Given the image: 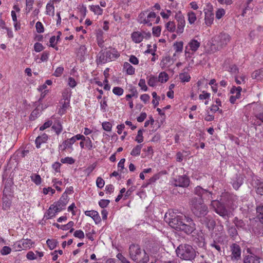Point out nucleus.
I'll return each mask as SVG.
<instances>
[{"label": "nucleus", "mask_w": 263, "mask_h": 263, "mask_svg": "<svg viewBox=\"0 0 263 263\" xmlns=\"http://www.w3.org/2000/svg\"><path fill=\"white\" fill-rule=\"evenodd\" d=\"M33 3L34 0H26V11L27 13H29L31 10Z\"/></svg>", "instance_id": "obj_50"}, {"label": "nucleus", "mask_w": 263, "mask_h": 263, "mask_svg": "<svg viewBox=\"0 0 263 263\" xmlns=\"http://www.w3.org/2000/svg\"><path fill=\"white\" fill-rule=\"evenodd\" d=\"M229 71L232 74H236L239 72V69L235 65H232L229 67Z\"/></svg>", "instance_id": "obj_60"}, {"label": "nucleus", "mask_w": 263, "mask_h": 263, "mask_svg": "<svg viewBox=\"0 0 263 263\" xmlns=\"http://www.w3.org/2000/svg\"><path fill=\"white\" fill-rule=\"evenodd\" d=\"M174 48L176 52H181L183 49V43L182 42H176L174 45Z\"/></svg>", "instance_id": "obj_54"}, {"label": "nucleus", "mask_w": 263, "mask_h": 263, "mask_svg": "<svg viewBox=\"0 0 263 263\" xmlns=\"http://www.w3.org/2000/svg\"><path fill=\"white\" fill-rule=\"evenodd\" d=\"M73 236L75 237L83 239L84 238L85 235L84 232L82 230H77L73 233Z\"/></svg>", "instance_id": "obj_59"}, {"label": "nucleus", "mask_w": 263, "mask_h": 263, "mask_svg": "<svg viewBox=\"0 0 263 263\" xmlns=\"http://www.w3.org/2000/svg\"><path fill=\"white\" fill-rule=\"evenodd\" d=\"M193 193L199 197V199H202V201L204 199L211 200L213 199L212 197L213 193L207 190L203 189L200 186H197L195 187Z\"/></svg>", "instance_id": "obj_8"}, {"label": "nucleus", "mask_w": 263, "mask_h": 263, "mask_svg": "<svg viewBox=\"0 0 263 263\" xmlns=\"http://www.w3.org/2000/svg\"><path fill=\"white\" fill-rule=\"evenodd\" d=\"M204 14L205 23L206 25L210 26L213 23L214 20V14L212 12V8H210L209 9L204 10Z\"/></svg>", "instance_id": "obj_16"}, {"label": "nucleus", "mask_w": 263, "mask_h": 263, "mask_svg": "<svg viewBox=\"0 0 263 263\" xmlns=\"http://www.w3.org/2000/svg\"><path fill=\"white\" fill-rule=\"evenodd\" d=\"M119 57V54L115 49H110V50L101 51L99 53V61L101 63H105L107 61H111L116 59Z\"/></svg>", "instance_id": "obj_6"}, {"label": "nucleus", "mask_w": 263, "mask_h": 263, "mask_svg": "<svg viewBox=\"0 0 263 263\" xmlns=\"http://www.w3.org/2000/svg\"><path fill=\"white\" fill-rule=\"evenodd\" d=\"M187 16H188V21H189V23L191 24L194 23L197 19L195 13L193 11H191V12H188Z\"/></svg>", "instance_id": "obj_46"}, {"label": "nucleus", "mask_w": 263, "mask_h": 263, "mask_svg": "<svg viewBox=\"0 0 263 263\" xmlns=\"http://www.w3.org/2000/svg\"><path fill=\"white\" fill-rule=\"evenodd\" d=\"M31 180L35 183L36 185H39L41 183V177L38 174H33L31 176Z\"/></svg>", "instance_id": "obj_44"}, {"label": "nucleus", "mask_w": 263, "mask_h": 263, "mask_svg": "<svg viewBox=\"0 0 263 263\" xmlns=\"http://www.w3.org/2000/svg\"><path fill=\"white\" fill-rule=\"evenodd\" d=\"M130 258L138 263H146L149 260V256L145 250L138 245H131L129 247Z\"/></svg>", "instance_id": "obj_3"}, {"label": "nucleus", "mask_w": 263, "mask_h": 263, "mask_svg": "<svg viewBox=\"0 0 263 263\" xmlns=\"http://www.w3.org/2000/svg\"><path fill=\"white\" fill-rule=\"evenodd\" d=\"M143 130L140 129L138 132L137 136L136 138V141L140 143L143 141V137L142 136Z\"/></svg>", "instance_id": "obj_56"}, {"label": "nucleus", "mask_w": 263, "mask_h": 263, "mask_svg": "<svg viewBox=\"0 0 263 263\" xmlns=\"http://www.w3.org/2000/svg\"><path fill=\"white\" fill-rule=\"evenodd\" d=\"M85 214L86 216L91 217L96 224L99 223L101 221L100 216L96 211H87L85 212Z\"/></svg>", "instance_id": "obj_17"}, {"label": "nucleus", "mask_w": 263, "mask_h": 263, "mask_svg": "<svg viewBox=\"0 0 263 263\" xmlns=\"http://www.w3.org/2000/svg\"><path fill=\"white\" fill-rule=\"evenodd\" d=\"M52 128L55 131L57 135H59L63 130L62 125L59 121L55 122L52 125Z\"/></svg>", "instance_id": "obj_35"}, {"label": "nucleus", "mask_w": 263, "mask_h": 263, "mask_svg": "<svg viewBox=\"0 0 263 263\" xmlns=\"http://www.w3.org/2000/svg\"><path fill=\"white\" fill-rule=\"evenodd\" d=\"M230 40V36L227 33H221L214 39L215 43H213V46H217L215 48L216 50H218L221 49L224 46H226Z\"/></svg>", "instance_id": "obj_7"}, {"label": "nucleus", "mask_w": 263, "mask_h": 263, "mask_svg": "<svg viewBox=\"0 0 263 263\" xmlns=\"http://www.w3.org/2000/svg\"><path fill=\"white\" fill-rule=\"evenodd\" d=\"M46 14L48 15H54V7L52 4H51L50 3H48L47 4Z\"/></svg>", "instance_id": "obj_39"}, {"label": "nucleus", "mask_w": 263, "mask_h": 263, "mask_svg": "<svg viewBox=\"0 0 263 263\" xmlns=\"http://www.w3.org/2000/svg\"><path fill=\"white\" fill-rule=\"evenodd\" d=\"M256 218L263 224V204L260 203L256 208Z\"/></svg>", "instance_id": "obj_23"}, {"label": "nucleus", "mask_w": 263, "mask_h": 263, "mask_svg": "<svg viewBox=\"0 0 263 263\" xmlns=\"http://www.w3.org/2000/svg\"><path fill=\"white\" fill-rule=\"evenodd\" d=\"M132 38L134 42L139 43L143 40V35L139 32H134L132 34Z\"/></svg>", "instance_id": "obj_27"}, {"label": "nucleus", "mask_w": 263, "mask_h": 263, "mask_svg": "<svg viewBox=\"0 0 263 263\" xmlns=\"http://www.w3.org/2000/svg\"><path fill=\"white\" fill-rule=\"evenodd\" d=\"M34 104L36 106V108L31 112V118H36L37 116L39 115L42 110H44V109L47 107V106L46 105L44 107H43V105L42 104L41 105L39 104H37V105H36V103H35Z\"/></svg>", "instance_id": "obj_24"}, {"label": "nucleus", "mask_w": 263, "mask_h": 263, "mask_svg": "<svg viewBox=\"0 0 263 263\" xmlns=\"http://www.w3.org/2000/svg\"><path fill=\"white\" fill-rule=\"evenodd\" d=\"M237 200V197L235 195H230L229 197L228 204H231L233 208L236 207L237 205L235 204L236 200Z\"/></svg>", "instance_id": "obj_47"}, {"label": "nucleus", "mask_w": 263, "mask_h": 263, "mask_svg": "<svg viewBox=\"0 0 263 263\" xmlns=\"http://www.w3.org/2000/svg\"><path fill=\"white\" fill-rule=\"evenodd\" d=\"M173 183L176 186L186 187L189 185L190 179L185 175L179 176L174 180Z\"/></svg>", "instance_id": "obj_12"}, {"label": "nucleus", "mask_w": 263, "mask_h": 263, "mask_svg": "<svg viewBox=\"0 0 263 263\" xmlns=\"http://www.w3.org/2000/svg\"><path fill=\"white\" fill-rule=\"evenodd\" d=\"M142 144L137 145L131 151L130 155L133 156H139L140 154Z\"/></svg>", "instance_id": "obj_38"}, {"label": "nucleus", "mask_w": 263, "mask_h": 263, "mask_svg": "<svg viewBox=\"0 0 263 263\" xmlns=\"http://www.w3.org/2000/svg\"><path fill=\"white\" fill-rule=\"evenodd\" d=\"M96 184L98 187L101 189L105 184L104 180L101 177H98L96 180Z\"/></svg>", "instance_id": "obj_62"}, {"label": "nucleus", "mask_w": 263, "mask_h": 263, "mask_svg": "<svg viewBox=\"0 0 263 263\" xmlns=\"http://www.w3.org/2000/svg\"><path fill=\"white\" fill-rule=\"evenodd\" d=\"M71 93V92L70 90L68 89H65L62 93V99L61 100L70 102Z\"/></svg>", "instance_id": "obj_36"}, {"label": "nucleus", "mask_w": 263, "mask_h": 263, "mask_svg": "<svg viewBox=\"0 0 263 263\" xmlns=\"http://www.w3.org/2000/svg\"><path fill=\"white\" fill-rule=\"evenodd\" d=\"M158 82L157 77L152 76L148 80V85L152 87H154L156 85L157 83Z\"/></svg>", "instance_id": "obj_43"}, {"label": "nucleus", "mask_w": 263, "mask_h": 263, "mask_svg": "<svg viewBox=\"0 0 263 263\" xmlns=\"http://www.w3.org/2000/svg\"><path fill=\"white\" fill-rule=\"evenodd\" d=\"M248 254L245 255L243 258V263H260V257L255 254L250 252V250H247Z\"/></svg>", "instance_id": "obj_11"}, {"label": "nucleus", "mask_w": 263, "mask_h": 263, "mask_svg": "<svg viewBox=\"0 0 263 263\" xmlns=\"http://www.w3.org/2000/svg\"><path fill=\"white\" fill-rule=\"evenodd\" d=\"M35 27L36 31L38 33H43L44 31V28L42 23L40 22H37L36 23Z\"/></svg>", "instance_id": "obj_58"}, {"label": "nucleus", "mask_w": 263, "mask_h": 263, "mask_svg": "<svg viewBox=\"0 0 263 263\" xmlns=\"http://www.w3.org/2000/svg\"><path fill=\"white\" fill-rule=\"evenodd\" d=\"M177 256L186 261H193L197 256V252L193 247L186 243L180 245L176 249Z\"/></svg>", "instance_id": "obj_2"}, {"label": "nucleus", "mask_w": 263, "mask_h": 263, "mask_svg": "<svg viewBox=\"0 0 263 263\" xmlns=\"http://www.w3.org/2000/svg\"><path fill=\"white\" fill-rule=\"evenodd\" d=\"M110 203V200L107 199H101L99 202V206L102 208H106L108 206Z\"/></svg>", "instance_id": "obj_61"}, {"label": "nucleus", "mask_w": 263, "mask_h": 263, "mask_svg": "<svg viewBox=\"0 0 263 263\" xmlns=\"http://www.w3.org/2000/svg\"><path fill=\"white\" fill-rule=\"evenodd\" d=\"M123 67L124 69H126L128 74L132 75L135 73V68L128 62H125Z\"/></svg>", "instance_id": "obj_33"}, {"label": "nucleus", "mask_w": 263, "mask_h": 263, "mask_svg": "<svg viewBox=\"0 0 263 263\" xmlns=\"http://www.w3.org/2000/svg\"><path fill=\"white\" fill-rule=\"evenodd\" d=\"M102 127L104 130L107 132H110L112 128V124L109 122H104L102 123Z\"/></svg>", "instance_id": "obj_49"}, {"label": "nucleus", "mask_w": 263, "mask_h": 263, "mask_svg": "<svg viewBox=\"0 0 263 263\" xmlns=\"http://www.w3.org/2000/svg\"><path fill=\"white\" fill-rule=\"evenodd\" d=\"M223 242V236L221 235L215 238L213 241L210 244V246L216 249L217 252L221 253L222 252V248L220 246V244H222Z\"/></svg>", "instance_id": "obj_14"}, {"label": "nucleus", "mask_w": 263, "mask_h": 263, "mask_svg": "<svg viewBox=\"0 0 263 263\" xmlns=\"http://www.w3.org/2000/svg\"><path fill=\"white\" fill-rule=\"evenodd\" d=\"M67 203V199L65 198L61 197L58 202L54 203L53 205H54V207L56 208L57 211L60 212L65 208Z\"/></svg>", "instance_id": "obj_19"}, {"label": "nucleus", "mask_w": 263, "mask_h": 263, "mask_svg": "<svg viewBox=\"0 0 263 263\" xmlns=\"http://www.w3.org/2000/svg\"><path fill=\"white\" fill-rule=\"evenodd\" d=\"M172 64V60L170 56L163 57L160 63V66L162 68L169 67Z\"/></svg>", "instance_id": "obj_25"}, {"label": "nucleus", "mask_w": 263, "mask_h": 263, "mask_svg": "<svg viewBox=\"0 0 263 263\" xmlns=\"http://www.w3.org/2000/svg\"><path fill=\"white\" fill-rule=\"evenodd\" d=\"M165 219L172 228L182 231L186 234H192L196 229L193 220L184 215H174L167 217L165 215Z\"/></svg>", "instance_id": "obj_1"}, {"label": "nucleus", "mask_w": 263, "mask_h": 263, "mask_svg": "<svg viewBox=\"0 0 263 263\" xmlns=\"http://www.w3.org/2000/svg\"><path fill=\"white\" fill-rule=\"evenodd\" d=\"M53 225L58 229L66 231L73 227L74 226V222L72 221H69L67 224L64 225H60L58 223H54Z\"/></svg>", "instance_id": "obj_28"}, {"label": "nucleus", "mask_w": 263, "mask_h": 263, "mask_svg": "<svg viewBox=\"0 0 263 263\" xmlns=\"http://www.w3.org/2000/svg\"><path fill=\"white\" fill-rule=\"evenodd\" d=\"M60 103L61 104V106L59 111V114L63 115L65 114L66 110L69 107L70 102L61 100Z\"/></svg>", "instance_id": "obj_29"}, {"label": "nucleus", "mask_w": 263, "mask_h": 263, "mask_svg": "<svg viewBox=\"0 0 263 263\" xmlns=\"http://www.w3.org/2000/svg\"><path fill=\"white\" fill-rule=\"evenodd\" d=\"M124 90L123 88L120 87H115L112 89V92L117 95L120 96L123 95Z\"/></svg>", "instance_id": "obj_51"}, {"label": "nucleus", "mask_w": 263, "mask_h": 263, "mask_svg": "<svg viewBox=\"0 0 263 263\" xmlns=\"http://www.w3.org/2000/svg\"><path fill=\"white\" fill-rule=\"evenodd\" d=\"M160 175L158 174L154 175L152 177H151L147 181L146 184L143 185L144 186H147L148 184H152L155 182L157 180L159 179Z\"/></svg>", "instance_id": "obj_55"}, {"label": "nucleus", "mask_w": 263, "mask_h": 263, "mask_svg": "<svg viewBox=\"0 0 263 263\" xmlns=\"http://www.w3.org/2000/svg\"><path fill=\"white\" fill-rule=\"evenodd\" d=\"M11 249L8 246H4L1 251V253L3 255H8L10 253Z\"/></svg>", "instance_id": "obj_63"}, {"label": "nucleus", "mask_w": 263, "mask_h": 263, "mask_svg": "<svg viewBox=\"0 0 263 263\" xmlns=\"http://www.w3.org/2000/svg\"><path fill=\"white\" fill-rule=\"evenodd\" d=\"M74 143L73 139L72 138L65 140L61 145L59 146V149L62 151H65L67 148H71L72 145Z\"/></svg>", "instance_id": "obj_22"}, {"label": "nucleus", "mask_w": 263, "mask_h": 263, "mask_svg": "<svg viewBox=\"0 0 263 263\" xmlns=\"http://www.w3.org/2000/svg\"><path fill=\"white\" fill-rule=\"evenodd\" d=\"M179 78L182 82H187L191 79L190 76L186 72L180 73Z\"/></svg>", "instance_id": "obj_41"}, {"label": "nucleus", "mask_w": 263, "mask_h": 263, "mask_svg": "<svg viewBox=\"0 0 263 263\" xmlns=\"http://www.w3.org/2000/svg\"><path fill=\"white\" fill-rule=\"evenodd\" d=\"M48 139V136L46 134H43L41 136H39L35 139L36 147L37 148H40L42 143H45Z\"/></svg>", "instance_id": "obj_20"}, {"label": "nucleus", "mask_w": 263, "mask_h": 263, "mask_svg": "<svg viewBox=\"0 0 263 263\" xmlns=\"http://www.w3.org/2000/svg\"><path fill=\"white\" fill-rule=\"evenodd\" d=\"M233 222L238 229H242L245 231L248 230V224L246 222L243 220L239 219L237 217H235L234 218Z\"/></svg>", "instance_id": "obj_15"}, {"label": "nucleus", "mask_w": 263, "mask_h": 263, "mask_svg": "<svg viewBox=\"0 0 263 263\" xmlns=\"http://www.w3.org/2000/svg\"><path fill=\"white\" fill-rule=\"evenodd\" d=\"M74 160L72 158L69 157H67L64 158H62L61 159V162L62 163H67L69 164H73L74 163Z\"/></svg>", "instance_id": "obj_53"}, {"label": "nucleus", "mask_w": 263, "mask_h": 263, "mask_svg": "<svg viewBox=\"0 0 263 263\" xmlns=\"http://www.w3.org/2000/svg\"><path fill=\"white\" fill-rule=\"evenodd\" d=\"M230 251L231 252L230 257L232 260L238 261L241 258V248L236 243H232L230 247Z\"/></svg>", "instance_id": "obj_9"}, {"label": "nucleus", "mask_w": 263, "mask_h": 263, "mask_svg": "<svg viewBox=\"0 0 263 263\" xmlns=\"http://www.w3.org/2000/svg\"><path fill=\"white\" fill-rule=\"evenodd\" d=\"M138 85L141 87V89L146 91L147 90V87L145 84V81L144 79H141L139 82Z\"/></svg>", "instance_id": "obj_57"}, {"label": "nucleus", "mask_w": 263, "mask_h": 263, "mask_svg": "<svg viewBox=\"0 0 263 263\" xmlns=\"http://www.w3.org/2000/svg\"><path fill=\"white\" fill-rule=\"evenodd\" d=\"M91 11L94 12L95 14L101 15L103 12V10L100 7L99 5H91L90 6Z\"/></svg>", "instance_id": "obj_37"}, {"label": "nucleus", "mask_w": 263, "mask_h": 263, "mask_svg": "<svg viewBox=\"0 0 263 263\" xmlns=\"http://www.w3.org/2000/svg\"><path fill=\"white\" fill-rule=\"evenodd\" d=\"M56 208L54 207V205L53 204H51L49 209L48 210L47 212L45 214L44 217H45L47 219H51L53 217H54L56 214L59 211H57Z\"/></svg>", "instance_id": "obj_21"}, {"label": "nucleus", "mask_w": 263, "mask_h": 263, "mask_svg": "<svg viewBox=\"0 0 263 263\" xmlns=\"http://www.w3.org/2000/svg\"><path fill=\"white\" fill-rule=\"evenodd\" d=\"M227 231L229 236L233 240L237 239V238L238 237V233L235 226H228Z\"/></svg>", "instance_id": "obj_18"}, {"label": "nucleus", "mask_w": 263, "mask_h": 263, "mask_svg": "<svg viewBox=\"0 0 263 263\" xmlns=\"http://www.w3.org/2000/svg\"><path fill=\"white\" fill-rule=\"evenodd\" d=\"M190 204L192 211L196 216L202 217L207 214L208 207L203 203L202 199L194 198L190 201Z\"/></svg>", "instance_id": "obj_4"}, {"label": "nucleus", "mask_w": 263, "mask_h": 263, "mask_svg": "<svg viewBox=\"0 0 263 263\" xmlns=\"http://www.w3.org/2000/svg\"><path fill=\"white\" fill-rule=\"evenodd\" d=\"M156 17V14L154 12H151L148 13V14L147 15L146 20H147V21H148V23L147 24V25L149 26H151L152 25V24L151 23V21H152V18H155Z\"/></svg>", "instance_id": "obj_52"}, {"label": "nucleus", "mask_w": 263, "mask_h": 263, "mask_svg": "<svg viewBox=\"0 0 263 263\" xmlns=\"http://www.w3.org/2000/svg\"><path fill=\"white\" fill-rule=\"evenodd\" d=\"M200 46V43L196 40H192L188 44L190 49L193 52L196 51Z\"/></svg>", "instance_id": "obj_26"}, {"label": "nucleus", "mask_w": 263, "mask_h": 263, "mask_svg": "<svg viewBox=\"0 0 263 263\" xmlns=\"http://www.w3.org/2000/svg\"><path fill=\"white\" fill-rule=\"evenodd\" d=\"M147 11L140 13L139 15L138 21L140 24H147L148 21L146 20L147 15H146Z\"/></svg>", "instance_id": "obj_31"}, {"label": "nucleus", "mask_w": 263, "mask_h": 263, "mask_svg": "<svg viewBox=\"0 0 263 263\" xmlns=\"http://www.w3.org/2000/svg\"><path fill=\"white\" fill-rule=\"evenodd\" d=\"M200 222L202 224L205 225L209 230H213L216 224L215 220L210 216H202L200 219Z\"/></svg>", "instance_id": "obj_13"}, {"label": "nucleus", "mask_w": 263, "mask_h": 263, "mask_svg": "<svg viewBox=\"0 0 263 263\" xmlns=\"http://www.w3.org/2000/svg\"><path fill=\"white\" fill-rule=\"evenodd\" d=\"M34 49L36 52H39L42 51L44 49V47L42 44L36 43L34 45Z\"/></svg>", "instance_id": "obj_64"}, {"label": "nucleus", "mask_w": 263, "mask_h": 263, "mask_svg": "<svg viewBox=\"0 0 263 263\" xmlns=\"http://www.w3.org/2000/svg\"><path fill=\"white\" fill-rule=\"evenodd\" d=\"M185 24V20L178 22L177 28L176 30V32L177 34H181L183 32Z\"/></svg>", "instance_id": "obj_40"}, {"label": "nucleus", "mask_w": 263, "mask_h": 263, "mask_svg": "<svg viewBox=\"0 0 263 263\" xmlns=\"http://www.w3.org/2000/svg\"><path fill=\"white\" fill-rule=\"evenodd\" d=\"M47 245L50 250L54 249L58 243V242L54 239H48L46 241Z\"/></svg>", "instance_id": "obj_45"}, {"label": "nucleus", "mask_w": 263, "mask_h": 263, "mask_svg": "<svg viewBox=\"0 0 263 263\" xmlns=\"http://www.w3.org/2000/svg\"><path fill=\"white\" fill-rule=\"evenodd\" d=\"M158 82L161 83H165L168 80V75L165 72H161L159 73L157 78Z\"/></svg>", "instance_id": "obj_34"}, {"label": "nucleus", "mask_w": 263, "mask_h": 263, "mask_svg": "<svg viewBox=\"0 0 263 263\" xmlns=\"http://www.w3.org/2000/svg\"><path fill=\"white\" fill-rule=\"evenodd\" d=\"M166 28L167 30L171 32H173L175 31L176 29L175 24L174 22L170 21L166 24Z\"/></svg>", "instance_id": "obj_48"}, {"label": "nucleus", "mask_w": 263, "mask_h": 263, "mask_svg": "<svg viewBox=\"0 0 263 263\" xmlns=\"http://www.w3.org/2000/svg\"><path fill=\"white\" fill-rule=\"evenodd\" d=\"M241 90H242V88L241 87L233 86L231 88V89L230 90V92H231V93H232V94H235V98H237L239 99L240 98Z\"/></svg>", "instance_id": "obj_32"}, {"label": "nucleus", "mask_w": 263, "mask_h": 263, "mask_svg": "<svg viewBox=\"0 0 263 263\" xmlns=\"http://www.w3.org/2000/svg\"><path fill=\"white\" fill-rule=\"evenodd\" d=\"M195 243L200 248H204L205 246V239L203 236H200L195 239Z\"/></svg>", "instance_id": "obj_42"}, {"label": "nucleus", "mask_w": 263, "mask_h": 263, "mask_svg": "<svg viewBox=\"0 0 263 263\" xmlns=\"http://www.w3.org/2000/svg\"><path fill=\"white\" fill-rule=\"evenodd\" d=\"M33 242L31 239H22L14 244L15 250L17 251H21L22 250H26L31 247Z\"/></svg>", "instance_id": "obj_10"}, {"label": "nucleus", "mask_w": 263, "mask_h": 263, "mask_svg": "<svg viewBox=\"0 0 263 263\" xmlns=\"http://www.w3.org/2000/svg\"><path fill=\"white\" fill-rule=\"evenodd\" d=\"M211 206L213 208L214 211L222 218L228 219L231 216V211L227 209L224 204L218 200H212Z\"/></svg>", "instance_id": "obj_5"}, {"label": "nucleus", "mask_w": 263, "mask_h": 263, "mask_svg": "<svg viewBox=\"0 0 263 263\" xmlns=\"http://www.w3.org/2000/svg\"><path fill=\"white\" fill-rule=\"evenodd\" d=\"M251 77L253 79L261 80L263 78V68L254 71Z\"/></svg>", "instance_id": "obj_30"}]
</instances>
